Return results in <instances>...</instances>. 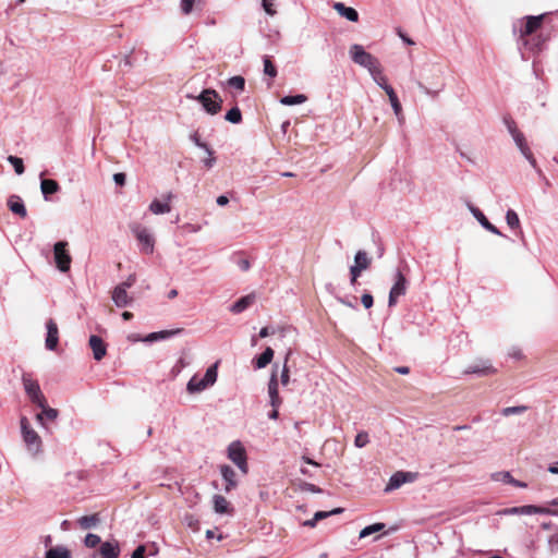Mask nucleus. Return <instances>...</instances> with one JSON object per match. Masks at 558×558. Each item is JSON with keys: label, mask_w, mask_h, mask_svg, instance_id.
I'll use <instances>...</instances> for the list:
<instances>
[{"label": "nucleus", "mask_w": 558, "mask_h": 558, "mask_svg": "<svg viewBox=\"0 0 558 558\" xmlns=\"http://www.w3.org/2000/svg\"><path fill=\"white\" fill-rule=\"evenodd\" d=\"M550 13L539 15H526L512 24V33L517 37V44L522 57L524 51L538 52L543 49L546 38L542 34L535 33L542 27V24Z\"/></svg>", "instance_id": "obj_1"}, {"label": "nucleus", "mask_w": 558, "mask_h": 558, "mask_svg": "<svg viewBox=\"0 0 558 558\" xmlns=\"http://www.w3.org/2000/svg\"><path fill=\"white\" fill-rule=\"evenodd\" d=\"M349 54L355 64L367 69L371 75H376L379 73V70L381 69L379 60L369 52L365 51L362 45L353 44L350 47Z\"/></svg>", "instance_id": "obj_2"}, {"label": "nucleus", "mask_w": 558, "mask_h": 558, "mask_svg": "<svg viewBox=\"0 0 558 558\" xmlns=\"http://www.w3.org/2000/svg\"><path fill=\"white\" fill-rule=\"evenodd\" d=\"M186 98L198 101L203 109L210 116L217 114L222 107V98L218 92L213 88H205L197 96L187 94Z\"/></svg>", "instance_id": "obj_3"}, {"label": "nucleus", "mask_w": 558, "mask_h": 558, "mask_svg": "<svg viewBox=\"0 0 558 558\" xmlns=\"http://www.w3.org/2000/svg\"><path fill=\"white\" fill-rule=\"evenodd\" d=\"M130 229L138 241L140 251L147 255L153 254L155 248V238L150 231L140 223L131 225Z\"/></svg>", "instance_id": "obj_4"}, {"label": "nucleus", "mask_w": 558, "mask_h": 558, "mask_svg": "<svg viewBox=\"0 0 558 558\" xmlns=\"http://www.w3.org/2000/svg\"><path fill=\"white\" fill-rule=\"evenodd\" d=\"M393 284L389 291L388 306L393 307L398 302V298L404 295L408 290L409 281L400 268L395 272Z\"/></svg>", "instance_id": "obj_5"}, {"label": "nucleus", "mask_w": 558, "mask_h": 558, "mask_svg": "<svg viewBox=\"0 0 558 558\" xmlns=\"http://www.w3.org/2000/svg\"><path fill=\"white\" fill-rule=\"evenodd\" d=\"M228 458L240 469L243 474L247 473V456L241 441L235 440L228 446Z\"/></svg>", "instance_id": "obj_6"}, {"label": "nucleus", "mask_w": 558, "mask_h": 558, "mask_svg": "<svg viewBox=\"0 0 558 558\" xmlns=\"http://www.w3.org/2000/svg\"><path fill=\"white\" fill-rule=\"evenodd\" d=\"M501 514L512 515V514H548L558 517V510L550 509L548 507L535 506V505H525L506 508L500 511Z\"/></svg>", "instance_id": "obj_7"}, {"label": "nucleus", "mask_w": 558, "mask_h": 558, "mask_svg": "<svg viewBox=\"0 0 558 558\" xmlns=\"http://www.w3.org/2000/svg\"><path fill=\"white\" fill-rule=\"evenodd\" d=\"M20 424L22 437L28 450L38 452L41 447V439L39 435L29 426L27 417L22 416Z\"/></svg>", "instance_id": "obj_8"}, {"label": "nucleus", "mask_w": 558, "mask_h": 558, "mask_svg": "<svg viewBox=\"0 0 558 558\" xmlns=\"http://www.w3.org/2000/svg\"><path fill=\"white\" fill-rule=\"evenodd\" d=\"M68 242L59 241L53 245V257L57 268L61 272L70 270L72 257L68 251Z\"/></svg>", "instance_id": "obj_9"}, {"label": "nucleus", "mask_w": 558, "mask_h": 558, "mask_svg": "<svg viewBox=\"0 0 558 558\" xmlns=\"http://www.w3.org/2000/svg\"><path fill=\"white\" fill-rule=\"evenodd\" d=\"M463 373L465 375H474L477 378H482L495 374L496 368L489 360H477L473 364L469 365Z\"/></svg>", "instance_id": "obj_10"}, {"label": "nucleus", "mask_w": 558, "mask_h": 558, "mask_svg": "<svg viewBox=\"0 0 558 558\" xmlns=\"http://www.w3.org/2000/svg\"><path fill=\"white\" fill-rule=\"evenodd\" d=\"M47 335L45 340V347L47 350L53 351L59 343V329L54 319L49 318L46 322Z\"/></svg>", "instance_id": "obj_11"}, {"label": "nucleus", "mask_w": 558, "mask_h": 558, "mask_svg": "<svg viewBox=\"0 0 558 558\" xmlns=\"http://www.w3.org/2000/svg\"><path fill=\"white\" fill-rule=\"evenodd\" d=\"M415 474L411 472L398 471L390 476L389 482L385 488V492L398 489L404 483L413 482Z\"/></svg>", "instance_id": "obj_12"}, {"label": "nucleus", "mask_w": 558, "mask_h": 558, "mask_svg": "<svg viewBox=\"0 0 558 558\" xmlns=\"http://www.w3.org/2000/svg\"><path fill=\"white\" fill-rule=\"evenodd\" d=\"M220 473L223 481L226 482L223 490L226 493H230L238 486L236 473L230 465L227 464L220 466Z\"/></svg>", "instance_id": "obj_13"}, {"label": "nucleus", "mask_w": 558, "mask_h": 558, "mask_svg": "<svg viewBox=\"0 0 558 558\" xmlns=\"http://www.w3.org/2000/svg\"><path fill=\"white\" fill-rule=\"evenodd\" d=\"M471 213L485 230H487L496 235L505 236V234L497 227H495L493 223L489 222V220L486 218V216L483 214V211L480 208L471 207Z\"/></svg>", "instance_id": "obj_14"}, {"label": "nucleus", "mask_w": 558, "mask_h": 558, "mask_svg": "<svg viewBox=\"0 0 558 558\" xmlns=\"http://www.w3.org/2000/svg\"><path fill=\"white\" fill-rule=\"evenodd\" d=\"M332 9L343 19L350 21V22H357L359 21V12L352 8L347 7L343 2H333Z\"/></svg>", "instance_id": "obj_15"}, {"label": "nucleus", "mask_w": 558, "mask_h": 558, "mask_svg": "<svg viewBox=\"0 0 558 558\" xmlns=\"http://www.w3.org/2000/svg\"><path fill=\"white\" fill-rule=\"evenodd\" d=\"M174 197V195L169 192L167 195L163 196L165 202H160L159 199L155 198L150 205L149 210L155 215H163L171 210V206L169 202Z\"/></svg>", "instance_id": "obj_16"}, {"label": "nucleus", "mask_w": 558, "mask_h": 558, "mask_svg": "<svg viewBox=\"0 0 558 558\" xmlns=\"http://www.w3.org/2000/svg\"><path fill=\"white\" fill-rule=\"evenodd\" d=\"M89 347L96 361H100L107 353V345L99 336L92 335L89 337Z\"/></svg>", "instance_id": "obj_17"}, {"label": "nucleus", "mask_w": 558, "mask_h": 558, "mask_svg": "<svg viewBox=\"0 0 558 558\" xmlns=\"http://www.w3.org/2000/svg\"><path fill=\"white\" fill-rule=\"evenodd\" d=\"M27 398L32 403L36 404L38 408L46 405L47 399L43 391L40 390V386H24Z\"/></svg>", "instance_id": "obj_18"}, {"label": "nucleus", "mask_w": 558, "mask_h": 558, "mask_svg": "<svg viewBox=\"0 0 558 558\" xmlns=\"http://www.w3.org/2000/svg\"><path fill=\"white\" fill-rule=\"evenodd\" d=\"M98 553L100 558H118L121 550L119 543L113 541L101 543Z\"/></svg>", "instance_id": "obj_19"}, {"label": "nucleus", "mask_w": 558, "mask_h": 558, "mask_svg": "<svg viewBox=\"0 0 558 558\" xmlns=\"http://www.w3.org/2000/svg\"><path fill=\"white\" fill-rule=\"evenodd\" d=\"M112 301L118 307H126L133 302V298L129 296L128 291L122 287H116L112 291Z\"/></svg>", "instance_id": "obj_20"}, {"label": "nucleus", "mask_w": 558, "mask_h": 558, "mask_svg": "<svg viewBox=\"0 0 558 558\" xmlns=\"http://www.w3.org/2000/svg\"><path fill=\"white\" fill-rule=\"evenodd\" d=\"M8 207L9 209L20 216L21 218H25L27 216V211H26V207L24 205V202L23 199L19 196V195H11L9 198H8Z\"/></svg>", "instance_id": "obj_21"}, {"label": "nucleus", "mask_w": 558, "mask_h": 558, "mask_svg": "<svg viewBox=\"0 0 558 558\" xmlns=\"http://www.w3.org/2000/svg\"><path fill=\"white\" fill-rule=\"evenodd\" d=\"M44 173L40 174V190L46 201L49 199L50 195L57 193L60 190L59 183L53 179L43 178Z\"/></svg>", "instance_id": "obj_22"}, {"label": "nucleus", "mask_w": 558, "mask_h": 558, "mask_svg": "<svg viewBox=\"0 0 558 558\" xmlns=\"http://www.w3.org/2000/svg\"><path fill=\"white\" fill-rule=\"evenodd\" d=\"M255 302V294L251 293L244 296H241L236 300L231 306L230 312L233 314H240L247 310Z\"/></svg>", "instance_id": "obj_23"}, {"label": "nucleus", "mask_w": 558, "mask_h": 558, "mask_svg": "<svg viewBox=\"0 0 558 558\" xmlns=\"http://www.w3.org/2000/svg\"><path fill=\"white\" fill-rule=\"evenodd\" d=\"M40 409L41 412L36 414V420L43 427H46V421L53 422L59 415L58 410L50 408L48 403Z\"/></svg>", "instance_id": "obj_24"}, {"label": "nucleus", "mask_w": 558, "mask_h": 558, "mask_svg": "<svg viewBox=\"0 0 558 558\" xmlns=\"http://www.w3.org/2000/svg\"><path fill=\"white\" fill-rule=\"evenodd\" d=\"M213 504H214V510L216 513H219V514H225V513L232 514L233 513V508L230 507L229 501L221 495H214Z\"/></svg>", "instance_id": "obj_25"}, {"label": "nucleus", "mask_w": 558, "mask_h": 558, "mask_svg": "<svg viewBox=\"0 0 558 558\" xmlns=\"http://www.w3.org/2000/svg\"><path fill=\"white\" fill-rule=\"evenodd\" d=\"M274 357V350L267 347L260 354L254 357L253 364L255 368H264L267 366Z\"/></svg>", "instance_id": "obj_26"}, {"label": "nucleus", "mask_w": 558, "mask_h": 558, "mask_svg": "<svg viewBox=\"0 0 558 558\" xmlns=\"http://www.w3.org/2000/svg\"><path fill=\"white\" fill-rule=\"evenodd\" d=\"M495 481H500L506 484H511L515 487H522L525 488L527 485L526 483H523L521 481H518L512 477V475L509 472H498L493 475Z\"/></svg>", "instance_id": "obj_27"}, {"label": "nucleus", "mask_w": 558, "mask_h": 558, "mask_svg": "<svg viewBox=\"0 0 558 558\" xmlns=\"http://www.w3.org/2000/svg\"><path fill=\"white\" fill-rule=\"evenodd\" d=\"M45 558H72L71 551L62 545L50 547L46 554Z\"/></svg>", "instance_id": "obj_28"}, {"label": "nucleus", "mask_w": 558, "mask_h": 558, "mask_svg": "<svg viewBox=\"0 0 558 558\" xmlns=\"http://www.w3.org/2000/svg\"><path fill=\"white\" fill-rule=\"evenodd\" d=\"M178 332H179V330H161V331L150 332L143 339H140L138 337H136V338H134V340H142L144 342H153V341H157L160 339L169 338L170 336L175 335Z\"/></svg>", "instance_id": "obj_29"}, {"label": "nucleus", "mask_w": 558, "mask_h": 558, "mask_svg": "<svg viewBox=\"0 0 558 558\" xmlns=\"http://www.w3.org/2000/svg\"><path fill=\"white\" fill-rule=\"evenodd\" d=\"M220 361H216L213 365H210L204 377L199 379L198 384H215L218 376V366Z\"/></svg>", "instance_id": "obj_30"}, {"label": "nucleus", "mask_w": 558, "mask_h": 558, "mask_svg": "<svg viewBox=\"0 0 558 558\" xmlns=\"http://www.w3.org/2000/svg\"><path fill=\"white\" fill-rule=\"evenodd\" d=\"M307 100L304 94L287 95L280 98V104L284 106L301 105Z\"/></svg>", "instance_id": "obj_31"}, {"label": "nucleus", "mask_w": 558, "mask_h": 558, "mask_svg": "<svg viewBox=\"0 0 558 558\" xmlns=\"http://www.w3.org/2000/svg\"><path fill=\"white\" fill-rule=\"evenodd\" d=\"M99 522L98 514L83 515L77 520L78 525L84 530L95 527Z\"/></svg>", "instance_id": "obj_32"}, {"label": "nucleus", "mask_w": 558, "mask_h": 558, "mask_svg": "<svg viewBox=\"0 0 558 558\" xmlns=\"http://www.w3.org/2000/svg\"><path fill=\"white\" fill-rule=\"evenodd\" d=\"M190 364L185 357L181 356L177 363L172 366L167 380L172 381L177 378V376L182 372V369Z\"/></svg>", "instance_id": "obj_33"}, {"label": "nucleus", "mask_w": 558, "mask_h": 558, "mask_svg": "<svg viewBox=\"0 0 558 558\" xmlns=\"http://www.w3.org/2000/svg\"><path fill=\"white\" fill-rule=\"evenodd\" d=\"M371 259L367 257V254L365 251H357L354 256V267H360L361 270H365L369 267Z\"/></svg>", "instance_id": "obj_34"}, {"label": "nucleus", "mask_w": 558, "mask_h": 558, "mask_svg": "<svg viewBox=\"0 0 558 558\" xmlns=\"http://www.w3.org/2000/svg\"><path fill=\"white\" fill-rule=\"evenodd\" d=\"M225 120L232 124L241 123L243 118L240 108L238 106H234L230 110H228L225 114Z\"/></svg>", "instance_id": "obj_35"}, {"label": "nucleus", "mask_w": 558, "mask_h": 558, "mask_svg": "<svg viewBox=\"0 0 558 558\" xmlns=\"http://www.w3.org/2000/svg\"><path fill=\"white\" fill-rule=\"evenodd\" d=\"M269 404L272 408H279L282 399L279 397L278 386H268Z\"/></svg>", "instance_id": "obj_36"}, {"label": "nucleus", "mask_w": 558, "mask_h": 558, "mask_svg": "<svg viewBox=\"0 0 558 558\" xmlns=\"http://www.w3.org/2000/svg\"><path fill=\"white\" fill-rule=\"evenodd\" d=\"M388 97H389V101L391 104L395 114L397 117H399L402 111V107H401L398 96L392 87H389Z\"/></svg>", "instance_id": "obj_37"}, {"label": "nucleus", "mask_w": 558, "mask_h": 558, "mask_svg": "<svg viewBox=\"0 0 558 558\" xmlns=\"http://www.w3.org/2000/svg\"><path fill=\"white\" fill-rule=\"evenodd\" d=\"M263 63H264V73L270 77H276L277 76V68L276 65L272 63L271 59L269 56H264L263 57Z\"/></svg>", "instance_id": "obj_38"}, {"label": "nucleus", "mask_w": 558, "mask_h": 558, "mask_svg": "<svg viewBox=\"0 0 558 558\" xmlns=\"http://www.w3.org/2000/svg\"><path fill=\"white\" fill-rule=\"evenodd\" d=\"M384 529H385L384 523H374V524L367 525L360 532V538H364L368 535L380 532Z\"/></svg>", "instance_id": "obj_39"}, {"label": "nucleus", "mask_w": 558, "mask_h": 558, "mask_svg": "<svg viewBox=\"0 0 558 558\" xmlns=\"http://www.w3.org/2000/svg\"><path fill=\"white\" fill-rule=\"evenodd\" d=\"M190 140L199 148L204 149L208 155H213L214 154V150L211 149V147L203 142L198 135L197 132H194L190 135Z\"/></svg>", "instance_id": "obj_40"}, {"label": "nucleus", "mask_w": 558, "mask_h": 558, "mask_svg": "<svg viewBox=\"0 0 558 558\" xmlns=\"http://www.w3.org/2000/svg\"><path fill=\"white\" fill-rule=\"evenodd\" d=\"M506 221L507 225L512 229H517L520 227V219L518 214L513 209H508L506 213Z\"/></svg>", "instance_id": "obj_41"}, {"label": "nucleus", "mask_w": 558, "mask_h": 558, "mask_svg": "<svg viewBox=\"0 0 558 558\" xmlns=\"http://www.w3.org/2000/svg\"><path fill=\"white\" fill-rule=\"evenodd\" d=\"M228 86L239 92H243L245 87V78L241 75L232 76L228 80Z\"/></svg>", "instance_id": "obj_42"}, {"label": "nucleus", "mask_w": 558, "mask_h": 558, "mask_svg": "<svg viewBox=\"0 0 558 558\" xmlns=\"http://www.w3.org/2000/svg\"><path fill=\"white\" fill-rule=\"evenodd\" d=\"M512 138H513L515 145L518 146V148L520 149L521 154H524L527 150H530V147L526 143L525 136L521 131L519 133H515L514 136H512Z\"/></svg>", "instance_id": "obj_43"}, {"label": "nucleus", "mask_w": 558, "mask_h": 558, "mask_svg": "<svg viewBox=\"0 0 558 558\" xmlns=\"http://www.w3.org/2000/svg\"><path fill=\"white\" fill-rule=\"evenodd\" d=\"M7 159L13 166L14 171L16 172V174H23L24 173L25 167H24L22 158H20L17 156L10 155Z\"/></svg>", "instance_id": "obj_44"}, {"label": "nucleus", "mask_w": 558, "mask_h": 558, "mask_svg": "<svg viewBox=\"0 0 558 558\" xmlns=\"http://www.w3.org/2000/svg\"><path fill=\"white\" fill-rule=\"evenodd\" d=\"M208 386H186L184 390V395H181V398L184 401H189L187 399L192 396L201 393Z\"/></svg>", "instance_id": "obj_45"}, {"label": "nucleus", "mask_w": 558, "mask_h": 558, "mask_svg": "<svg viewBox=\"0 0 558 558\" xmlns=\"http://www.w3.org/2000/svg\"><path fill=\"white\" fill-rule=\"evenodd\" d=\"M373 80L376 82V84L383 88L386 94L388 95L389 87H392L387 83L386 76L383 74V68L379 70V73L376 75H372Z\"/></svg>", "instance_id": "obj_46"}, {"label": "nucleus", "mask_w": 558, "mask_h": 558, "mask_svg": "<svg viewBox=\"0 0 558 558\" xmlns=\"http://www.w3.org/2000/svg\"><path fill=\"white\" fill-rule=\"evenodd\" d=\"M527 410L525 405L507 407L501 410L504 416H510L514 414H522Z\"/></svg>", "instance_id": "obj_47"}, {"label": "nucleus", "mask_w": 558, "mask_h": 558, "mask_svg": "<svg viewBox=\"0 0 558 558\" xmlns=\"http://www.w3.org/2000/svg\"><path fill=\"white\" fill-rule=\"evenodd\" d=\"M101 544V539L97 534L88 533L85 536L84 545L88 548H95L96 546Z\"/></svg>", "instance_id": "obj_48"}, {"label": "nucleus", "mask_w": 558, "mask_h": 558, "mask_svg": "<svg viewBox=\"0 0 558 558\" xmlns=\"http://www.w3.org/2000/svg\"><path fill=\"white\" fill-rule=\"evenodd\" d=\"M369 442L368 434L366 432H360L354 439V445L357 448H363Z\"/></svg>", "instance_id": "obj_49"}, {"label": "nucleus", "mask_w": 558, "mask_h": 558, "mask_svg": "<svg viewBox=\"0 0 558 558\" xmlns=\"http://www.w3.org/2000/svg\"><path fill=\"white\" fill-rule=\"evenodd\" d=\"M504 122L507 126L508 132L511 134V136H514L515 133L520 132L517 128L515 121L511 117H509V116L504 117Z\"/></svg>", "instance_id": "obj_50"}, {"label": "nucleus", "mask_w": 558, "mask_h": 558, "mask_svg": "<svg viewBox=\"0 0 558 558\" xmlns=\"http://www.w3.org/2000/svg\"><path fill=\"white\" fill-rule=\"evenodd\" d=\"M361 268L354 267L353 265L350 267V284L355 287L357 284V278L361 276Z\"/></svg>", "instance_id": "obj_51"}, {"label": "nucleus", "mask_w": 558, "mask_h": 558, "mask_svg": "<svg viewBox=\"0 0 558 558\" xmlns=\"http://www.w3.org/2000/svg\"><path fill=\"white\" fill-rule=\"evenodd\" d=\"M361 302L366 310L371 308L374 305V298L372 293L365 291L361 296Z\"/></svg>", "instance_id": "obj_52"}, {"label": "nucleus", "mask_w": 558, "mask_h": 558, "mask_svg": "<svg viewBox=\"0 0 558 558\" xmlns=\"http://www.w3.org/2000/svg\"><path fill=\"white\" fill-rule=\"evenodd\" d=\"M508 356L515 361H520L523 359V352L519 347H511L508 351Z\"/></svg>", "instance_id": "obj_53"}, {"label": "nucleus", "mask_w": 558, "mask_h": 558, "mask_svg": "<svg viewBox=\"0 0 558 558\" xmlns=\"http://www.w3.org/2000/svg\"><path fill=\"white\" fill-rule=\"evenodd\" d=\"M181 11L184 14H190L194 7V0H181Z\"/></svg>", "instance_id": "obj_54"}, {"label": "nucleus", "mask_w": 558, "mask_h": 558, "mask_svg": "<svg viewBox=\"0 0 558 558\" xmlns=\"http://www.w3.org/2000/svg\"><path fill=\"white\" fill-rule=\"evenodd\" d=\"M262 5L267 14H269V15L276 14V11L272 9L274 0H262Z\"/></svg>", "instance_id": "obj_55"}, {"label": "nucleus", "mask_w": 558, "mask_h": 558, "mask_svg": "<svg viewBox=\"0 0 558 558\" xmlns=\"http://www.w3.org/2000/svg\"><path fill=\"white\" fill-rule=\"evenodd\" d=\"M136 282V276L134 274L130 275L125 281L118 284L117 287H122L124 290H128L129 288L133 287V284Z\"/></svg>", "instance_id": "obj_56"}, {"label": "nucleus", "mask_w": 558, "mask_h": 558, "mask_svg": "<svg viewBox=\"0 0 558 558\" xmlns=\"http://www.w3.org/2000/svg\"><path fill=\"white\" fill-rule=\"evenodd\" d=\"M522 155L525 157V159L529 161V163L533 167V169L535 171H537V169H539V167L537 166L536 159L534 158L531 149Z\"/></svg>", "instance_id": "obj_57"}, {"label": "nucleus", "mask_w": 558, "mask_h": 558, "mask_svg": "<svg viewBox=\"0 0 558 558\" xmlns=\"http://www.w3.org/2000/svg\"><path fill=\"white\" fill-rule=\"evenodd\" d=\"M337 301L343 304L344 306L357 310L356 303L352 302L349 298L337 296Z\"/></svg>", "instance_id": "obj_58"}, {"label": "nucleus", "mask_w": 558, "mask_h": 558, "mask_svg": "<svg viewBox=\"0 0 558 558\" xmlns=\"http://www.w3.org/2000/svg\"><path fill=\"white\" fill-rule=\"evenodd\" d=\"M126 180V175L123 172H117L113 174V181L117 185H124Z\"/></svg>", "instance_id": "obj_59"}, {"label": "nucleus", "mask_w": 558, "mask_h": 558, "mask_svg": "<svg viewBox=\"0 0 558 558\" xmlns=\"http://www.w3.org/2000/svg\"><path fill=\"white\" fill-rule=\"evenodd\" d=\"M146 548L144 545H140L133 553L131 558H145Z\"/></svg>", "instance_id": "obj_60"}, {"label": "nucleus", "mask_w": 558, "mask_h": 558, "mask_svg": "<svg viewBox=\"0 0 558 558\" xmlns=\"http://www.w3.org/2000/svg\"><path fill=\"white\" fill-rule=\"evenodd\" d=\"M302 488L304 490L311 492V493H322V489L318 486H316L315 484H312V483H304Z\"/></svg>", "instance_id": "obj_61"}, {"label": "nucleus", "mask_w": 558, "mask_h": 558, "mask_svg": "<svg viewBox=\"0 0 558 558\" xmlns=\"http://www.w3.org/2000/svg\"><path fill=\"white\" fill-rule=\"evenodd\" d=\"M203 163L207 169L213 168L214 165L216 163V158L214 157V154L211 156L208 155V158L204 159Z\"/></svg>", "instance_id": "obj_62"}, {"label": "nucleus", "mask_w": 558, "mask_h": 558, "mask_svg": "<svg viewBox=\"0 0 558 558\" xmlns=\"http://www.w3.org/2000/svg\"><path fill=\"white\" fill-rule=\"evenodd\" d=\"M238 266L242 271H247L251 267V263L248 259H240Z\"/></svg>", "instance_id": "obj_63"}, {"label": "nucleus", "mask_w": 558, "mask_h": 558, "mask_svg": "<svg viewBox=\"0 0 558 558\" xmlns=\"http://www.w3.org/2000/svg\"><path fill=\"white\" fill-rule=\"evenodd\" d=\"M328 517H330L329 515V511H317L314 514V521H320V520L326 519Z\"/></svg>", "instance_id": "obj_64"}]
</instances>
